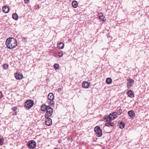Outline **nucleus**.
<instances>
[{
    "label": "nucleus",
    "mask_w": 149,
    "mask_h": 149,
    "mask_svg": "<svg viewBox=\"0 0 149 149\" xmlns=\"http://www.w3.org/2000/svg\"><path fill=\"white\" fill-rule=\"evenodd\" d=\"M6 43L7 48L11 49H14L17 45L16 39L13 38H7Z\"/></svg>",
    "instance_id": "1"
},
{
    "label": "nucleus",
    "mask_w": 149,
    "mask_h": 149,
    "mask_svg": "<svg viewBox=\"0 0 149 149\" xmlns=\"http://www.w3.org/2000/svg\"><path fill=\"white\" fill-rule=\"evenodd\" d=\"M33 101L31 100H28L25 102V108L29 109L33 106Z\"/></svg>",
    "instance_id": "2"
},
{
    "label": "nucleus",
    "mask_w": 149,
    "mask_h": 149,
    "mask_svg": "<svg viewBox=\"0 0 149 149\" xmlns=\"http://www.w3.org/2000/svg\"><path fill=\"white\" fill-rule=\"evenodd\" d=\"M94 131L95 132V134H96L97 137H100L102 136V130L100 126H97L95 127L94 128Z\"/></svg>",
    "instance_id": "3"
},
{
    "label": "nucleus",
    "mask_w": 149,
    "mask_h": 149,
    "mask_svg": "<svg viewBox=\"0 0 149 149\" xmlns=\"http://www.w3.org/2000/svg\"><path fill=\"white\" fill-rule=\"evenodd\" d=\"M46 111V113L45 115V118H48L52 115L53 112V109L49 106V108L47 109Z\"/></svg>",
    "instance_id": "4"
},
{
    "label": "nucleus",
    "mask_w": 149,
    "mask_h": 149,
    "mask_svg": "<svg viewBox=\"0 0 149 149\" xmlns=\"http://www.w3.org/2000/svg\"><path fill=\"white\" fill-rule=\"evenodd\" d=\"M127 87L128 88H131L134 84V81L133 79L129 78L127 79Z\"/></svg>",
    "instance_id": "5"
},
{
    "label": "nucleus",
    "mask_w": 149,
    "mask_h": 149,
    "mask_svg": "<svg viewBox=\"0 0 149 149\" xmlns=\"http://www.w3.org/2000/svg\"><path fill=\"white\" fill-rule=\"evenodd\" d=\"M36 143L34 141H32L27 145L28 147L31 149L34 148L36 146Z\"/></svg>",
    "instance_id": "6"
},
{
    "label": "nucleus",
    "mask_w": 149,
    "mask_h": 149,
    "mask_svg": "<svg viewBox=\"0 0 149 149\" xmlns=\"http://www.w3.org/2000/svg\"><path fill=\"white\" fill-rule=\"evenodd\" d=\"M46 118V120L45 121L46 124L48 126H50L52 124V120L49 117Z\"/></svg>",
    "instance_id": "7"
},
{
    "label": "nucleus",
    "mask_w": 149,
    "mask_h": 149,
    "mask_svg": "<svg viewBox=\"0 0 149 149\" xmlns=\"http://www.w3.org/2000/svg\"><path fill=\"white\" fill-rule=\"evenodd\" d=\"M15 77L17 79L20 80L23 77V75L21 73H16L15 75Z\"/></svg>",
    "instance_id": "8"
},
{
    "label": "nucleus",
    "mask_w": 149,
    "mask_h": 149,
    "mask_svg": "<svg viewBox=\"0 0 149 149\" xmlns=\"http://www.w3.org/2000/svg\"><path fill=\"white\" fill-rule=\"evenodd\" d=\"M129 116L132 118H134L135 116L134 112L132 110L128 112Z\"/></svg>",
    "instance_id": "9"
},
{
    "label": "nucleus",
    "mask_w": 149,
    "mask_h": 149,
    "mask_svg": "<svg viewBox=\"0 0 149 149\" xmlns=\"http://www.w3.org/2000/svg\"><path fill=\"white\" fill-rule=\"evenodd\" d=\"M49 107V106H46L45 104H43L41 106V110L43 111H46Z\"/></svg>",
    "instance_id": "10"
},
{
    "label": "nucleus",
    "mask_w": 149,
    "mask_h": 149,
    "mask_svg": "<svg viewBox=\"0 0 149 149\" xmlns=\"http://www.w3.org/2000/svg\"><path fill=\"white\" fill-rule=\"evenodd\" d=\"M82 86L84 88H88L89 86V84L88 82L84 81L82 84Z\"/></svg>",
    "instance_id": "11"
},
{
    "label": "nucleus",
    "mask_w": 149,
    "mask_h": 149,
    "mask_svg": "<svg viewBox=\"0 0 149 149\" xmlns=\"http://www.w3.org/2000/svg\"><path fill=\"white\" fill-rule=\"evenodd\" d=\"M48 98L51 101H53L54 99V96L52 93H49L48 95Z\"/></svg>",
    "instance_id": "12"
},
{
    "label": "nucleus",
    "mask_w": 149,
    "mask_h": 149,
    "mask_svg": "<svg viewBox=\"0 0 149 149\" xmlns=\"http://www.w3.org/2000/svg\"><path fill=\"white\" fill-rule=\"evenodd\" d=\"M2 10L3 12L5 13H8L9 11V9L8 7L6 6H4L3 7Z\"/></svg>",
    "instance_id": "13"
},
{
    "label": "nucleus",
    "mask_w": 149,
    "mask_h": 149,
    "mask_svg": "<svg viewBox=\"0 0 149 149\" xmlns=\"http://www.w3.org/2000/svg\"><path fill=\"white\" fill-rule=\"evenodd\" d=\"M127 93L130 97L132 98L134 96V94L131 91H127Z\"/></svg>",
    "instance_id": "14"
},
{
    "label": "nucleus",
    "mask_w": 149,
    "mask_h": 149,
    "mask_svg": "<svg viewBox=\"0 0 149 149\" xmlns=\"http://www.w3.org/2000/svg\"><path fill=\"white\" fill-rule=\"evenodd\" d=\"M64 46V44L62 42H60L58 44V47L60 49L63 48Z\"/></svg>",
    "instance_id": "15"
},
{
    "label": "nucleus",
    "mask_w": 149,
    "mask_h": 149,
    "mask_svg": "<svg viewBox=\"0 0 149 149\" xmlns=\"http://www.w3.org/2000/svg\"><path fill=\"white\" fill-rule=\"evenodd\" d=\"M118 124L119 126V127L122 129L124 128L125 126V124L123 123L122 121H119Z\"/></svg>",
    "instance_id": "16"
},
{
    "label": "nucleus",
    "mask_w": 149,
    "mask_h": 149,
    "mask_svg": "<svg viewBox=\"0 0 149 149\" xmlns=\"http://www.w3.org/2000/svg\"><path fill=\"white\" fill-rule=\"evenodd\" d=\"M105 126L108 127H113L114 126V124L111 121H110L109 122L106 123L105 124Z\"/></svg>",
    "instance_id": "17"
},
{
    "label": "nucleus",
    "mask_w": 149,
    "mask_h": 149,
    "mask_svg": "<svg viewBox=\"0 0 149 149\" xmlns=\"http://www.w3.org/2000/svg\"><path fill=\"white\" fill-rule=\"evenodd\" d=\"M12 17L15 20H17L18 19V15L16 13H14L12 15Z\"/></svg>",
    "instance_id": "18"
},
{
    "label": "nucleus",
    "mask_w": 149,
    "mask_h": 149,
    "mask_svg": "<svg viewBox=\"0 0 149 149\" xmlns=\"http://www.w3.org/2000/svg\"><path fill=\"white\" fill-rule=\"evenodd\" d=\"M73 7L75 8H76L78 6V3L77 1H74L72 2Z\"/></svg>",
    "instance_id": "19"
},
{
    "label": "nucleus",
    "mask_w": 149,
    "mask_h": 149,
    "mask_svg": "<svg viewBox=\"0 0 149 149\" xmlns=\"http://www.w3.org/2000/svg\"><path fill=\"white\" fill-rule=\"evenodd\" d=\"M112 81V79L110 78H107L106 81V83L108 84H111Z\"/></svg>",
    "instance_id": "20"
},
{
    "label": "nucleus",
    "mask_w": 149,
    "mask_h": 149,
    "mask_svg": "<svg viewBox=\"0 0 149 149\" xmlns=\"http://www.w3.org/2000/svg\"><path fill=\"white\" fill-rule=\"evenodd\" d=\"M111 113L112 115L113 119L116 118L118 116L117 113L116 112H113Z\"/></svg>",
    "instance_id": "21"
},
{
    "label": "nucleus",
    "mask_w": 149,
    "mask_h": 149,
    "mask_svg": "<svg viewBox=\"0 0 149 149\" xmlns=\"http://www.w3.org/2000/svg\"><path fill=\"white\" fill-rule=\"evenodd\" d=\"M99 19H101L103 22H105L106 21V19L105 18L104 16H103L102 14V15H100L99 16Z\"/></svg>",
    "instance_id": "22"
},
{
    "label": "nucleus",
    "mask_w": 149,
    "mask_h": 149,
    "mask_svg": "<svg viewBox=\"0 0 149 149\" xmlns=\"http://www.w3.org/2000/svg\"><path fill=\"white\" fill-rule=\"evenodd\" d=\"M54 69L56 70H57L58 69L59 67V65L57 63H55L54 64Z\"/></svg>",
    "instance_id": "23"
},
{
    "label": "nucleus",
    "mask_w": 149,
    "mask_h": 149,
    "mask_svg": "<svg viewBox=\"0 0 149 149\" xmlns=\"http://www.w3.org/2000/svg\"><path fill=\"white\" fill-rule=\"evenodd\" d=\"M58 56L59 57H61L63 55V53L61 51L58 52Z\"/></svg>",
    "instance_id": "24"
},
{
    "label": "nucleus",
    "mask_w": 149,
    "mask_h": 149,
    "mask_svg": "<svg viewBox=\"0 0 149 149\" xmlns=\"http://www.w3.org/2000/svg\"><path fill=\"white\" fill-rule=\"evenodd\" d=\"M4 139L3 138H0V145L1 146L3 143Z\"/></svg>",
    "instance_id": "25"
},
{
    "label": "nucleus",
    "mask_w": 149,
    "mask_h": 149,
    "mask_svg": "<svg viewBox=\"0 0 149 149\" xmlns=\"http://www.w3.org/2000/svg\"><path fill=\"white\" fill-rule=\"evenodd\" d=\"M109 118V120H113V116L112 114L111 113H110V114L108 116Z\"/></svg>",
    "instance_id": "26"
},
{
    "label": "nucleus",
    "mask_w": 149,
    "mask_h": 149,
    "mask_svg": "<svg viewBox=\"0 0 149 149\" xmlns=\"http://www.w3.org/2000/svg\"><path fill=\"white\" fill-rule=\"evenodd\" d=\"M122 112V109H119L117 111V115L118 114L119 115H120Z\"/></svg>",
    "instance_id": "27"
},
{
    "label": "nucleus",
    "mask_w": 149,
    "mask_h": 149,
    "mask_svg": "<svg viewBox=\"0 0 149 149\" xmlns=\"http://www.w3.org/2000/svg\"><path fill=\"white\" fill-rule=\"evenodd\" d=\"M8 67V65L6 64H5L3 65V68L4 69H6Z\"/></svg>",
    "instance_id": "28"
},
{
    "label": "nucleus",
    "mask_w": 149,
    "mask_h": 149,
    "mask_svg": "<svg viewBox=\"0 0 149 149\" xmlns=\"http://www.w3.org/2000/svg\"><path fill=\"white\" fill-rule=\"evenodd\" d=\"M104 120H105V122L108 121H109L110 120H109V118L108 116H105V117L104 118Z\"/></svg>",
    "instance_id": "29"
},
{
    "label": "nucleus",
    "mask_w": 149,
    "mask_h": 149,
    "mask_svg": "<svg viewBox=\"0 0 149 149\" xmlns=\"http://www.w3.org/2000/svg\"><path fill=\"white\" fill-rule=\"evenodd\" d=\"M49 104L50 106L53 107L54 106V101H52V102H51V101H50V102H49Z\"/></svg>",
    "instance_id": "30"
},
{
    "label": "nucleus",
    "mask_w": 149,
    "mask_h": 149,
    "mask_svg": "<svg viewBox=\"0 0 149 149\" xmlns=\"http://www.w3.org/2000/svg\"><path fill=\"white\" fill-rule=\"evenodd\" d=\"M17 109V108L16 107H15L12 108V110L14 111H15Z\"/></svg>",
    "instance_id": "31"
},
{
    "label": "nucleus",
    "mask_w": 149,
    "mask_h": 149,
    "mask_svg": "<svg viewBox=\"0 0 149 149\" xmlns=\"http://www.w3.org/2000/svg\"><path fill=\"white\" fill-rule=\"evenodd\" d=\"M26 38L25 37H23L22 38V39L23 40L24 42H26Z\"/></svg>",
    "instance_id": "32"
},
{
    "label": "nucleus",
    "mask_w": 149,
    "mask_h": 149,
    "mask_svg": "<svg viewBox=\"0 0 149 149\" xmlns=\"http://www.w3.org/2000/svg\"><path fill=\"white\" fill-rule=\"evenodd\" d=\"M24 1L26 3H28L29 1V0H24Z\"/></svg>",
    "instance_id": "33"
},
{
    "label": "nucleus",
    "mask_w": 149,
    "mask_h": 149,
    "mask_svg": "<svg viewBox=\"0 0 149 149\" xmlns=\"http://www.w3.org/2000/svg\"><path fill=\"white\" fill-rule=\"evenodd\" d=\"M2 96V92L0 91V99L1 98Z\"/></svg>",
    "instance_id": "34"
},
{
    "label": "nucleus",
    "mask_w": 149,
    "mask_h": 149,
    "mask_svg": "<svg viewBox=\"0 0 149 149\" xmlns=\"http://www.w3.org/2000/svg\"><path fill=\"white\" fill-rule=\"evenodd\" d=\"M97 140V138H94V141H95Z\"/></svg>",
    "instance_id": "35"
},
{
    "label": "nucleus",
    "mask_w": 149,
    "mask_h": 149,
    "mask_svg": "<svg viewBox=\"0 0 149 149\" xmlns=\"http://www.w3.org/2000/svg\"><path fill=\"white\" fill-rule=\"evenodd\" d=\"M54 149H58L57 148H55Z\"/></svg>",
    "instance_id": "36"
}]
</instances>
